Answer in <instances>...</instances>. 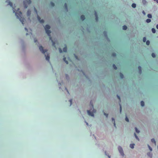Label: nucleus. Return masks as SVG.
<instances>
[{
  "label": "nucleus",
  "mask_w": 158,
  "mask_h": 158,
  "mask_svg": "<svg viewBox=\"0 0 158 158\" xmlns=\"http://www.w3.org/2000/svg\"><path fill=\"white\" fill-rule=\"evenodd\" d=\"M9 4L13 8V12L15 13V14L17 18L19 19L23 24H24V18L22 17V13L19 11V9L18 8L17 10H16L15 8L13 7V3L10 2H9Z\"/></svg>",
  "instance_id": "1"
},
{
  "label": "nucleus",
  "mask_w": 158,
  "mask_h": 158,
  "mask_svg": "<svg viewBox=\"0 0 158 158\" xmlns=\"http://www.w3.org/2000/svg\"><path fill=\"white\" fill-rule=\"evenodd\" d=\"M50 28V26L48 25H47L45 26V29L46 33L48 35V36H49L50 40L52 41L53 46L56 48V46L55 45V43L52 40V37L51 36L50 34L51 33V31L50 30H49Z\"/></svg>",
  "instance_id": "2"
},
{
  "label": "nucleus",
  "mask_w": 158,
  "mask_h": 158,
  "mask_svg": "<svg viewBox=\"0 0 158 158\" xmlns=\"http://www.w3.org/2000/svg\"><path fill=\"white\" fill-rule=\"evenodd\" d=\"M31 3V0H24L23 1V3L24 8H27L28 6L27 5L30 4Z\"/></svg>",
  "instance_id": "3"
},
{
  "label": "nucleus",
  "mask_w": 158,
  "mask_h": 158,
  "mask_svg": "<svg viewBox=\"0 0 158 158\" xmlns=\"http://www.w3.org/2000/svg\"><path fill=\"white\" fill-rule=\"evenodd\" d=\"M91 105L92 108H94V106L93 104H91ZM96 111V110L94 109H93V112H91L90 110H87V111L88 115L92 116H94V113H95Z\"/></svg>",
  "instance_id": "4"
},
{
  "label": "nucleus",
  "mask_w": 158,
  "mask_h": 158,
  "mask_svg": "<svg viewBox=\"0 0 158 158\" xmlns=\"http://www.w3.org/2000/svg\"><path fill=\"white\" fill-rule=\"evenodd\" d=\"M39 49L40 51L43 54H45V52H46L48 50L47 49L44 50L43 49V47L42 46H39Z\"/></svg>",
  "instance_id": "5"
},
{
  "label": "nucleus",
  "mask_w": 158,
  "mask_h": 158,
  "mask_svg": "<svg viewBox=\"0 0 158 158\" xmlns=\"http://www.w3.org/2000/svg\"><path fill=\"white\" fill-rule=\"evenodd\" d=\"M118 150L120 153L121 155L123 156L124 155V154L123 152V150L121 147L120 146H119L118 147Z\"/></svg>",
  "instance_id": "6"
},
{
  "label": "nucleus",
  "mask_w": 158,
  "mask_h": 158,
  "mask_svg": "<svg viewBox=\"0 0 158 158\" xmlns=\"http://www.w3.org/2000/svg\"><path fill=\"white\" fill-rule=\"evenodd\" d=\"M37 18L38 20L41 23H43L44 22L43 19H41L40 17L38 15H37Z\"/></svg>",
  "instance_id": "7"
},
{
  "label": "nucleus",
  "mask_w": 158,
  "mask_h": 158,
  "mask_svg": "<svg viewBox=\"0 0 158 158\" xmlns=\"http://www.w3.org/2000/svg\"><path fill=\"white\" fill-rule=\"evenodd\" d=\"M94 14L95 16V19L96 21H98V15L96 11H95Z\"/></svg>",
  "instance_id": "8"
},
{
  "label": "nucleus",
  "mask_w": 158,
  "mask_h": 158,
  "mask_svg": "<svg viewBox=\"0 0 158 158\" xmlns=\"http://www.w3.org/2000/svg\"><path fill=\"white\" fill-rule=\"evenodd\" d=\"M45 56L46 57V60L49 62L50 56L49 54H48L47 56L45 55Z\"/></svg>",
  "instance_id": "9"
},
{
  "label": "nucleus",
  "mask_w": 158,
  "mask_h": 158,
  "mask_svg": "<svg viewBox=\"0 0 158 158\" xmlns=\"http://www.w3.org/2000/svg\"><path fill=\"white\" fill-rule=\"evenodd\" d=\"M81 19L82 20H84L85 19V16L83 15H82L81 16Z\"/></svg>",
  "instance_id": "10"
},
{
  "label": "nucleus",
  "mask_w": 158,
  "mask_h": 158,
  "mask_svg": "<svg viewBox=\"0 0 158 158\" xmlns=\"http://www.w3.org/2000/svg\"><path fill=\"white\" fill-rule=\"evenodd\" d=\"M139 72L140 74H141L142 73L141 67L140 66H139L138 67Z\"/></svg>",
  "instance_id": "11"
},
{
  "label": "nucleus",
  "mask_w": 158,
  "mask_h": 158,
  "mask_svg": "<svg viewBox=\"0 0 158 158\" xmlns=\"http://www.w3.org/2000/svg\"><path fill=\"white\" fill-rule=\"evenodd\" d=\"M151 142L155 144V145H156V142L155 139H151Z\"/></svg>",
  "instance_id": "12"
},
{
  "label": "nucleus",
  "mask_w": 158,
  "mask_h": 158,
  "mask_svg": "<svg viewBox=\"0 0 158 158\" xmlns=\"http://www.w3.org/2000/svg\"><path fill=\"white\" fill-rule=\"evenodd\" d=\"M63 60L65 62V63L68 64V61L66 60V58L65 57H64L63 58Z\"/></svg>",
  "instance_id": "13"
},
{
  "label": "nucleus",
  "mask_w": 158,
  "mask_h": 158,
  "mask_svg": "<svg viewBox=\"0 0 158 158\" xmlns=\"http://www.w3.org/2000/svg\"><path fill=\"white\" fill-rule=\"evenodd\" d=\"M147 155H148V156L149 157H152V153L151 152H148L147 153Z\"/></svg>",
  "instance_id": "14"
},
{
  "label": "nucleus",
  "mask_w": 158,
  "mask_h": 158,
  "mask_svg": "<svg viewBox=\"0 0 158 158\" xmlns=\"http://www.w3.org/2000/svg\"><path fill=\"white\" fill-rule=\"evenodd\" d=\"M31 14V11L30 10H28L27 11V15L29 16Z\"/></svg>",
  "instance_id": "15"
},
{
  "label": "nucleus",
  "mask_w": 158,
  "mask_h": 158,
  "mask_svg": "<svg viewBox=\"0 0 158 158\" xmlns=\"http://www.w3.org/2000/svg\"><path fill=\"white\" fill-rule=\"evenodd\" d=\"M63 50L64 52H67V47L66 46L63 48Z\"/></svg>",
  "instance_id": "16"
},
{
  "label": "nucleus",
  "mask_w": 158,
  "mask_h": 158,
  "mask_svg": "<svg viewBox=\"0 0 158 158\" xmlns=\"http://www.w3.org/2000/svg\"><path fill=\"white\" fill-rule=\"evenodd\" d=\"M135 145L134 144H131L130 145V147L131 148H134V146Z\"/></svg>",
  "instance_id": "17"
},
{
  "label": "nucleus",
  "mask_w": 158,
  "mask_h": 158,
  "mask_svg": "<svg viewBox=\"0 0 158 158\" xmlns=\"http://www.w3.org/2000/svg\"><path fill=\"white\" fill-rule=\"evenodd\" d=\"M127 29V27L126 25H124L123 27V29L124 30H126Z\"/></svg>",
  "instance_id": "18"
},
{
  "label": "nucleus",
  "mask_w": 158,
  "mask_h": 158,
  "mask_svg": "<svg viewBox=\"0 0 158 158\" xmlns=\"http://www.w3.org/2000/svg\"><path fill=\"white\" fill-rule=\"evenodd\" d=\"M141 105L142 106H143L144 105V103L143 101H141L140 102Z\"/></svg>",
  "instance_id": "19"
},
{
  "label": "nucleus",
  "mask_w": 158,
  "mask_h": 158,
  "mask_svg": "<svg viewBox=\"0 0 158 158\" xmlns=\"http://www.w3.org/2000/svg\"><path fill=\"white\" fill-rule=\"evenodd\" d=\"M112 121L114 122V126L115 127H116V124H115V120H114V118H112Z\"/></svg>",
  "instance_id": "20"
},
{
  "label": "nucleus",
  "mask_w": 158,
  "mask_h": 158,
  "mask_svg": "<svg viewBox=\"0 0 158 158\" xmlns=\"http://www.w3.org/2000/svg\"><path fill=\"white\" fill-rule=\"evenodd\" d=\"M113 67L116 70L117 69V67L115 64H113Z\"/></svg>",
  "instance_id": "21"
},
{
  "label": "nucleus",
  "mask_w": 158,
  "mask_h": 158,
  "mask_svg": "<svg viewBox=\"0 0 158 158\" xmlns=\"http://www.w3.org/2000/svg\"><path fill=\"white\" fill-rule=\"evenodd\" d=\"M152 31L153 33H155L156 32V30L154 28H152Z\"/></svg>",
  "instance_id": "22"
},
{
  "label": "nucleus",
  "mask_w": 158,
  "mask_h": 158,
  "mask_svg": "<svg viewBox=\"0 0 158 158\" xmlns=\"http://www.w3.org/2000/svg\"><path fill=\"white\" fill-rule=\"evenodd\" d=\"M132 7H133V8H135L136 7V5L135 3H133L132 4Z\"/></svg>",
  "instance_id": "23"
},
{
  "label": "nucleus",
  "mask_w": 158,
  "mask_h": 158,
  "mask_svg": "<svg viewBox=\"0 0 158 158\" xmlns=\"http://www.w3.org/2000/svg\"><path fill=\"white\" fill-rule=\"evenodd\" d=\"M148 17L149 18H152V15L150 14H148L147 15Z\"/></svg>",
  "instance_id": "24"
},
{
  "label": "nucleus",
  "mask_w": 158,
  "mask_h": 158,
  "mask_svg": "<svg viewBox=\"0 0 158 158\" xmlns=\"http://www.w3.org/2000/svg\"><path fill=\"white\" fill-rule=\"evenodd\" d=\"M146 22L147 23H149L151 22V20L149 19H147L146 20Z\"/></svg>",
  "instance_id": "25"
},
{
  "label": "nucleus",
  "mask_w": 158,
  "mask_h": 158,
  "mask_svg": "<svg viewBox=\"0 0 158 158\" xmlns=\"http://www.w3.org/2000/svg\"><path fill=\"white\" fill-rule=\"evenodd\" d=\"M120 77L121 78H123L124 76H123V73H120Z\"/></svg>",
  "instance_id": "26"
},
{
  "label": "nucleus",
  "mask_w": 158,
  "mask_h": 158,
  "mask_svg": "<svg viewBox=\"0 0 158 158\" xmlns=\"http://www.w3.org/2000/svg\"><path fill=\"white\" fill-rule=\"evenodd\" d=\"M50 4H51V6L53 7L54 6H55L54 3L52 2H50Z\"/></svg>",
  "instance_id": "27"
},
{
  "label": "nucleus",
  "mask_w": 158,
  "mask_h": 158,
  "mask_svg": "<svg viewBox=\"0 0 158 158\" xmlns=\"http://www.w3.org/2000/svg\"><path fill=\"white\" fill-rule=\"evenodd\" d=\"M134 135L136 138L138 139V140H139V139L138 137L137 136V135H136V134L135 133L134 134Z\"/></svg>",
  "instance_id": "28"
},
{
  "label": "nucleus",
  "mask_w": 158,
  "mask_h": 158,
  "mask_svg": "<svg viewBox=\"0 0 158 158\" xmlns=\"http://www.w3.org/2000/svg\"><path fill=\"white\" fill-rule=\"evenodd\" d=\"M135 131L137 133H139V131L137 129L136 127H135Z\"/></svg>",
  "instance_id": "29"
},
{
  "label": "nucleus",
  "mask_w": 158,
  "mask_h": 158,
  "mask_svg": "<svg viewBox=\"0 0 158 158\" xmlns=\"http://www.w3.org/2000/svg\"><path fill=\"white\" fill-rule=\"evenodd\" d=\"M150 41L149 40H147L146 42V44L147 45H148L150 44Z\"/></svg>",
  "instance_id": "30"
},
{
  "label": "nucleus",
  "mask_w": 158,
  "mask_h": 158,
  "mask_svg": "<svg viewBox=\"0 0 158 158\" xmlns=\"http://www.w3.org/2000/svg\"><path fill=\"white\" fill-rule=\"evenodd\" d=\"M146 40V38L145 37H144L143 38V41L144 42H145Z\"/></svg>",
  "instance_id": "31"
},
{
  "label": "nucleus",
  "mask_w": 158,
  "mask_h": 158,
  "mask_svg": "<svg viewBox=\"0 0 158 158\" xmlns=\"http://www.w3.org/2000/svg\"><path fill=\"white\" fill-rule=\"evenodd\" d=\"M112 55V56L114 57H115L116 56V53H113Z\"/></svg>",
  "instance_id": "32"
},
{
  "label": "nucleus",
  "mask_w": 158,
  "mask_h": 158,
  "mask_svg": "<svg viewBox=\"0 0 158 158\" xmlns=\"http://www.w3.org/2000/svg\"><path fill=\"white\" fill-rule=\"evenodd\" d=\"M64 6H65L66 9L67 10V9H68L67 5L66 3H65L64 4Z\"/></svg>",
  "instance_id": "33"
},
{
  "label": "nucleus",
  "mask_w": 158,
  "mask_h": 158,
  "mask_svg": "<svg viewBox=\"0 0 158 158\" xmlns=\"http://www.w3.org/2000/svg\"><path fill=\"white\" fill-rule=\"evenodd\" d=\"M152 56L153 57V58H154L156 56V55H155V53H152Z\"/></svg>",
  "instance_id": "34"
},
{
  "label": "nucleus",
  "mask_w": 158,
  "mask_h": 158,
  "mask_svg": "<svg viewBox=\"0 0 158 158\" xmlns=\"http://www.w3.org/2000/svg\"><path fill=\"white\" fill-rule=\"evenodd\" d=\"M148 147L149 149V150H150V151H152V148L150 147V146L149 145H148Z\"/></svg>",
  "instance_id": "35"
},
{
  "label": "nucleus",
  "mask_w": 158,
  "mask_h": 158,
  "mask_svg": "<svg viewBox=\"0 0 158 158\" xmlns=\"http://www.w3.org/2000/svg\"><path fill=\"white\" fill-rule=\"evenodd\" d=\"M125 120L127 122H128L129 121V119L127 117H126Z\"/></svg>",
  "instance_id": "36"
},
{
  "label": "nucleus",
  "mask_w": 158,
  "mask_h": 158,
  "mask_svg": "<svg viewBox=\"0 0 158 158\" xmlns=\"http://www.w3.org/2000/svg\"><path fill=\"white\" fill-rule=\"evenodd\" d=\"M119 105H120V112L121 113V111H122V107H121V106L120 104H119Z\"/></svg>",
  "instance_id": "37"
},
{
  "label": "nucleus",
  "mask_w": 158,
  "mask_h": 158,
  "mask_svg": "<svg viewBox=\"0 0 158 158\" xmlns=\"http://www.w3.org/2000/svg\"><path fill=\"white\" fill-rule=\"evenodd\" d=\"M59 50L60 53H62V50L61 48H59Z\"/></svg>",
  "instance_id": "38"
},
{
  "label": "nucleus",
  "mask_w": 158,
  "mask_h": 158,
  "mask_svg": "<svg viewBox=\"0 0 158 158\" xmlns=\"http://www.w3.org/2000/svg\"><path fill=\"white\" fill-rule=\"evenodd\" d=\"M104 114L106 115V118L108 117V114H107L105 113H104Z\"/></svg>",
  "instance_id": "39"
},
{
  "label": "nucleus",
  "mask_w": 158,
  "mask_h": 158,
  "mask_svg": "<svg viewBox=\"0 0 158 158\" xmlns=\"http://www.w3.org/2000/svg\"><path fill=\"white\" fill-rule=\"evenodd\" d=\"M34 9L35 11L36 12V14H37V10L36 9V8L35 7H34Z\"/></svg>",
  "instance_id": "40"
},
{
  "label": "nucleus",
  "mask_w": 158,
  "mask_h": 158,
  "mask_svg": "<svg viewBox=\"0 0 158 158\" xmlns=\"http://www.w3.org/2000/svg\"><path fill=\"white\" fill-rule=\"evenodd\" d=\"M117 97L119 99V101H120V98L119 96H118V95H117Z\"/></svg>",
  "instance_id": "41"
},
{
  "label": "nucleus",
  "mask_w": 158,
  "mask_h": 158,
  "mask_svg": "<svg viewBox=\"0 0 158 158\" xmlns=\"http://www.w3.org/2000/svg\"><path fill=\"white\" fill-rule=\"evenodd\" d=\"M72 99H70L69 100V102H70V105L72 104Z\"/></svg>",
  "instance_id": "42"
},
{
  "label": "nucleus",
  "mask_w": 158,
  "mask_h": 158,
  "mask_svg": "<svg viewBox=\"0 0 158 158\" xmlns=\"http://www.w3.org/2000/svg\"><path fill=\"white\" fill-rule=\"evenodd\" d=\"M156 28L157 29H158V24L156 25Z\"/></svg>",
  "instance_id": "43"
},
{
  "label": "nucleus",
  "mask_w": 158,
  "mask_h": 158,
  "mask_svg": "<svg viewBox=\"0 0 158 158\" xmlns=\"http://www.w3.org/2000/svg\"><path fill=\"white\" fill-rule=\"evenodd\" d=\"M34 41L35 42H36L37 41V40L36 39H35Z\"/></svg>",
  "instance_id": "44"
},
{
  "label": "nucleus",
  "mask_w": 158,
  "mask_h": 158,
  "mask_svg": "<svg viewBox=\"0 0 158 158\" xmlns=\"http://www.w3.org/2000/svg\"><path fill=\"white\" fill-rule=\"evenodd\" d=\"M155 1H156V2L158 3V0H154Z\"/></svg>",
  "instance_id": "45"
},
{
  "label": "nucleus",
  "mask_w": 158,
  "mask_h": 158,
  "mask_svg": "<svg viewBox=\"0 0 158 158\" xmlns=\"http://www.w3.org/2000/svg\"><path fill=\"white\" fill-rule=\"evenodd\" d=\"M25 29L26 31H27V29L26 28H25Z\"/></svg>",
  "instance_id": "46"
},
{
  "label": "nucleus",
  "mask_w": 158,
  "mask_h": 158,
  "mask_svg": "<svg viewBox=\"0 0 158 158\" xmlns=\"http://www.w3.org/2000/svg\"><path fill=\"white\" fill-rule=\"evenodd\" d=\"M67 91L68 92V93L69 94V92L67 89Z\"/></svg>",
  "instance_id": "47"
},
{
  "label": "nucleus",
  "mask_w": 158,
  "mask_h": 158,
  "mask_svg": "<svg viewBox=\"0 0 158 158\" xmlns=\"http://www.w3.org/2000/svg\"><path fill=\"white\" fill-rule=\"evenodd\" d=\"M143 13L144 14V11H143Z\"/></svg>",
  "instance_id": "48"
},
{
  "label": "nucleus",
  "mask_w": 158,
  "mask_h": 158,
  "mask_svg": "<svg viewBox=\"0 0 158 158\" xmlns=\"http://www.w3.org/2000/svg\"><path fill=\"white\" fill-rule=\"evenodd\" d=\"M76 58L77 59V56H76Z\"/></svg>",
  "instance_id": "49"
},
{
  "label": "nucleus",
  "mask_w": 158,
  "mask_h": 158,
  "mask_svg": "<svg viewBox=\"0 0 158 158\" xmlns=\"http://www.w3.org/2000/svg\"><path fill=\"white\" fill-rule=\"evenodd\" d=\"M108 157H109V158H110V156H108Z\"/></svg>",
  "instance_id": "50"
},
{
  "label": "nucleus",
  "mask_w": 158,
  "mask_h": 158,
  "mask_svg": "<svg viewBox=\"0 0 158 158\" xmlns=\"http://www.w3.org/2000/svg\"><path fill=\"white\" fill-rule=\"evenodd\" d=\"M28 34V33H26V35H27Z\"/></svg>",
  "instance_id": "51"
}]
</instances>
